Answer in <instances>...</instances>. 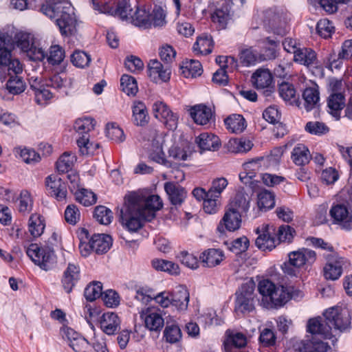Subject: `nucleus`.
Listing matches in <instances>:
<instances>
[{
    "mask_svg": "<svg viewBox=\"0 0 352 352\" xmlns=\"http://www.w3.org/2000/svg\"><path fill=\"white\" fill-rule=\"evenodd\" d=\"M289 262L294 267H300L306 263H313L316 254L313 250L302 248L289 254Z\"/></svg>",
    "mask_w": 352,
    "mask_h": 352,
    "instance_id": "23",
    "label": "nucleus"
},
{
    "mask_svg": "<svg viewBox=\"0 0 352 352\" xmlns=\"http://www.w3.org/2000/svg\"><path fill=\"white\" fill-rule=\"evenodd\" d=\"M255 284L253 281H248L241 285L236 292L234 310L238 313L246 314L255 309L254 294Z\"/></svg>",
    "mask_w": 352,
    "mask_h": 352,
    "instance_id": "6",
    "label": "nucleus"
},
{
    "mask_svg": "<svg viewBox=\"0 0 352 352\" xmlns=\"http://www.w3.org/2000/svg\"><path fill=\"white\" fill-rule=\"evenodd\" d=\"M250 199L248 195L239 192L236 194L234 197L228 204L227 208L238 212V214L243 216L246 214L250 209Z\"/></svg>",
    "mask_w": 352,
    "mask_h": 352,
    "instance_id": "30",
    "label": "nucleus"
},
{
    "mask_svg": "<svg viewBox=\"0 0 352 352\" xmlns=\"http://www.w3.org/2000/svg\"><path fill=\"white\" fill-rule=\"evenodd\" d=\"M26 254L41 269L47 271L51 268L54 252L50 249L41 248L37 244L32 243L27 248Z\"/></svg>",
    "mask_w": 352,
    "mask_h": 352,
    "instance_id": "10",
    "label": "nucleus"
},
{
    "mask_svg": "<svg viewBox=\"0 0 352 352\" xmlns=\"http://www.w3.org/2000/svg\"><path fill=\"white\" fill-rule=\"evenodd\" d=\"M257 205L260 210L265 211L272 209L275 206V195L267 190H263L257 195Z\"/></svg>",
    "mask_w": 352,
    "mask_h": 352,
    "instance_id": "44",
    "label": "nucleus"
},
{
    "mask_svg": "<svg viewBox=\"0 0 352 352\" xmlns=\"http://www.w3.org/2000/svg\"><path fill=\"white\" fill-rule=\"evenodd\" d=\"M65 58V50L59 45H52L50 48L47 61L53 65L60 64Z\"/></svg>",
    "mask_w": 352,
    "mask_h": 352,
    "instance_id": "62",
    "label": "nucleus"
},
{
    "mask_svg": "<svg viewBox=\"0 0 352 352\" xmlns=\"http://www.w3.org/2000/svg\"><path fill=\"white\" fill-rule=\"evenodd\" d=\"M148 74L153 82H157L159 80L168 81L170 72L168 69L164 68L160 61L155 59L151 60L148 64Z\"/></svg>",
    "mask_w": 352,
    "mask_h": 352,
    "instance_id": "24",
    "label": "nucleus"
},
{
    "mask_svg": "<svg viewBox=\"0 0 352 352\" xmlns=\"http://www.w3.org/2000/svg\"><path fill=\"white\" fill-rule=\"evenodd\" d=\"M132 122L136 126H143L147 124L149 116L146 104L139 100H135L131 106Z\"/></svg>",
    "mask_w": 352,
    "mask_h": 352,
    "instance_id": "26",
    "label": "nucleus"
},
{
    "mask_svg": "<svg viewBox=\"0 0 352 352\" xmlns=\"http://www.w3.org/2000/svg\"><path fill=\"white\" fill-rule=\"evenodd\" d=\"M226 339L224 341V346L226 350L232 347L242 348L247 344V338L244 334L239 332H234L230 330L226 331Z\"/></svg>",
    "mask_w": 352,
    "mask_h": 352,
    "instance_id": "38",
    "label": "nucleus"
},
{
    "mask_svg": "<svg viewBox=\"0 0 352 352\" xmlns=\"http://www.w3.org/2000/svg\"><path fill=\"white\" fill-rule=\"evenodd\" d=\"M344 106V97L342 94H333L330 95L327 101L329 112L336 120L340 118V111Z\"/></svg>",
    "mask_w": 352,
    "mask_h": 352,
    "instance_id": "40",
    "label": "nucleus"
},
{
    "mask_svg": "<svg viewBox=\"0 0 352 352\" xmlns=\"http://www.w3.org/2000/svg\"><path fill=\"white\" fill-rule=\"evenodd\" d=\"M89 245L97 254H103L110 249L111 237L107 234H94L89 240Z\"/></svg>",
    "mask_w": 352,
    "mask_h": 352,
    "instance_id": "33",
    "label": "nucleus"
},
{
    "mask_svg": "<svg viewBox=\"0 0 352 352\" xmlns=\"http://www.w3.org/2000/svg\"><path fill=\"white\" fill-rule=\"evenodd\" d=\"M292 159L298 166H304L308 164L310 160L309 149L304 144H298L292 151Z\"/></svg>",
    "mask_w": 352,
    "mask_h": 352,
    "instance_id": "42",
    "label": "nucleus"
},
{
    "mask_svg": "<svg viewBox=\"0 0 352 352\" xmlns=\"http://www.w3.org/2000/svg\"><path fill=\"white\" fill-rule=\"evenodd\" d=\"M120 217L122 223L129 232H137L143 226L146 217L138 210L133 204L125 200V205L121 210Z\"/></svg>",
    "mask_w": 352,
    "mask_h": 352,
    "instance_id": "9",
    "label": "nucleus"
},
{
    "mask_svg": "<svg viewBox=\"0 0 352 352\" xmlns=\"http://www.w3.org/2000/svg\"><path fill=\"white\" fill-rule=\"evenodd\" d=\"M324 317V321L321 318L309 319L307 325V331L324 339H331L333 336L332 328L335 331L344 332L351 327V314L346 307H331L325 311Z\"/></svg>",
    "mask_w": 352,
    "mask_h": 352,
    "instance_id": "1",
    "label": "nucleus"
},
{
    "mask_svg": "<svg viewBox=\"0 0 352 352\" xmlns=\"http://www.w3.org/2000/svg\"><path fill=\"white\" fill-rule=\"evenodd\" d=\"M154 138L152 141L151 148L149 151L148 157L151 160L161 164L166 168L172 167V162L166 158L163 151L162 140L157 135L155 131H152Z\"/></svg>",
    "mask_w": 352,
    "mask_h": 352,
    "instance_id": "18",
    "label": "nucleus"
},
{
    "mask_svg": "<svg viewBox=\"0 0 352 352\" xmlns=\"http://www.w3.org/2000/svg\"><path fill=\"white\" fill-rule=\"evenodd\" d=\"M182 73L185 77H196L202 73V66L199 61L195 60H187L182 66Z\"/></svg>",
    "mask_w": 352,
    "mask_h": 352,
    "instance_id": "49",
    "label": "nucleus"
},
{
    "mask_svg": "<svg viewBox=\"0 0 352 352\" xmlns=\"http://www.w3.org/2000/svg\"><path fill=\"white\" fill-rule=\"evenodd\" d=\"M46 188L48 193L57 201L66 199L67 191L65 182L57 175H50L46 178Z\"/></svg>",
    "mask_w": 352,
    "mask_h": 352,
    "instance_id": "16",
    "label": "nucleus"
},
{
    "mask_svg": "<svg viewBox=\"0 0 352 352\" xmlns=\"http://www.w3.org/2000/svg\"><path fill=\"white\" fill-rule=\"evenodd\" d=\"M10 78L6 82V89L8 92L16 95L24 91L25 83L23 78L17 75H12L9 73Z\"/></svg>",
    "mask_w": 352,
    "mask_h": 352,
    "instance_id": "47",
    "label": "nucleus"
},
{
    "mask_svg": "<svg viewBox=\"0 0 352 352\" xmlns=\"http://www.w3.org/2000/svg\"><path fill=\"white\" fill-rule=\"evenodd\" d=\"M278 93L279 96L285 102L300 107V102L298 97L296 96V89L292 84L285 82H282L279 85Z\"/></svg>",
    "mask_w": 352,
    "mask_h": 352,
    "instance_id": "36",
    "label": "nucleus"
},
{
    "mask_svg": "<svg viewBox=\"0 0 352 352\" xmlns=\"http://www.w3.org/2000/svg\"><path fill=\"white\" fill-rule=\"evenodd\" d=\"M10 43L13 46L16 44L31 60H41L44 58L43 51L36 47L34 36L30 33L19 32L15 34L14 41L10 40Z\"/></svg>",
    "mask_w": 352,
    "mask_h": 352,
    "instance_id": "8",
    "label": "nucleus"
},
{
    "mask_svg": "<svg viewBox=\"0 0 352 352\" xmlns=\"http://www.w3.org/2000/svg\"><path fill=\"white\" fill-rule=\"evenodd\" d=\"M71 61L75 66L83 68L89 65L91 58L86 52L76 50L72 54Z\"/></svg>",
    "mask_w": 352,
    "mask_h": 352,
    "instance_id": "64",
    "label": "nucleus"
},
{
    "mask_svg": "<svg viewBox=\"0 0 352 352\" xmlns=\"http://www.w3.org/2000/svg\"><path fill=\"white\" fill-rule=\"evenodd\" d=\"M65 219L70 225H76L80 219V212L74 204H69L65 210Z\"/></svg>",
    "mask_w": 352,
    "mask_h": 352,
    "instance_id": "63",
    "label": "nucleus"
},
{
    "mask_svg": "<svg viewBox=\"0 0 352 352\" xmlns=\"http://www.w3.org/2000/svg\"><path fill=\"white\" fill-rule=\"evenodd\" d=\"M294 60L309 67L317 64V56L311 48L300 47L294 55Z\"/></svg>",
    "mask_w": 352,
    "mask_h": 352,
    "instance_id": "32",
    "label": "nucleus"
},
{
    "mask_svg": "<svg viewBox=\"0 0 352 352\" xmlns=\"http://www.w3.org/2000/svg\"><path fill=\"white\" fill-rule=\"evenodd\" d=\"M327 263L323 268V274L327 280H336L343 272L346 266V261L336 253H331L326 256Z\"/></svg>",
    "mask_w": 352,
    "mask_h": 352,
    "instance_id": "11",
    "label": "nucleus"
},
{
    "mask_svg": "<svg viewBox=\"0 0 352 352\" xmlns=\"http://www.w3.org/2000/svg\"><path fill=\"white\" fill-rule=\"evenodd\" d=\"M80 278V270L79 266L73 263H69L63 272L60 280L63 290L67 294L71 293Z\"/></svg>",
    "mask_w": 352,
    "mask_h": 352,
    "instance_id": "17",
    "label": "nucleus"
},
{
    "mask_svg": "<svg viewBox=\"0 0 352 352\" xmlns=\"http://www.w3.org/2000/svg\"><path fill=\"white\" fill-rule=\"evenodd\" d=\"M150 12H146V10L138 8L134 14H132L131 21L132 23L140 28L144 29L151 28L150 23Z\"/></svg>",
    "mask_w": 352,
    "mask_h": 352,
    "instance_id": "50",
    "label": "nucleus"
},
{
    "mask_svg": "<svg viewBox=\"0 0 352 352\" xmlns=\"http://www.w3.org/2000/svg\"><path fill=\"white\" fill-rule=\"evenodd\" d=\"M144 320L146 329L151 331H160L164 325V320L161 311L155 307H148L141 316Z\"/></svg>",
    "mask_w": 352,
    "mask_h": 352,
    "instance_id": "15",
    "label": "nucleus"
},
{
    "mask_svg": "<svg viewBox=\"0 0 352 352\" xmlns=\"http://www.w3.org/2000/svg\"><path fill=\"white\" fill-rule=\"evenodd\" d=\"M226 128L233 133H240L246 127L244 118L239 114H232L224 120Z\"/></svg>",
    "mask_w": 352,
    "mask_h": 352,
    "instance_id": "41",
    "label": "nucleus"
},
{
    "mask_svg": "<svg viewBox=\"0 0 352 352\" xmlns=\"http://www.w3.org/2000/svg\"><path fill=\"white\" fill-rule=\"evenodd\" d=\"M18 202V210L23 215L28 214L32 210L33 201L28 191H21Z\"/></svg>",
    "mask_w": 352,
    "mask_h": 352,
    "instance_id": "57",
    "label": "nucleus"
},
{
    "mask_svg": "<svg viewBox=\"0 0 352 352\" xmlns=\"http://www.w3.org/2000/svg\"><path fill=\"white\" fill-rule=\"evenodd\" d=\"M333 224L341 229L349 231L352 230V211L343 204L333 206L329 211Z\"/></svg>",
    "mask_w": 352,
    "mask_h": 352,
    "instance_id": "13",
    "label": "nucleus"
},
{
    "mask_svg": "<svg viewBox=\"0 0 352 352\" xmlns=\"http://www.w3.org/2000/svg\"><path fill=\"white\" fill-rule=\"evenodd\" d=\"M96 121L90 117L77 119L74 124V129L79 138L76 140L80 153L83 155L93 153L98 147V144L94 145L89 141V132L94 128Z\"/></svg>",
    "mask_w": 352,
    "mask_h": 352,
    "instance_id": "5",
    "label": "nucleus"
},
{
    "mask_svg": "<svg viewBox=\"0 0 352 352\" xmlns=\"http://www.w3.org/2000/svg\"><path fill=\"white\" fill-rule=\"evenodd\" d=\"M76 160L75 155L72 153L65 152L56 162V168L58 172L64 173L72 170Z\"/></svg>",
    "mask_w": 352,
    "mask_h": 352,
    "instance_id": "48",
    "label": "nucleus"
},
{
    "mask_svg": "<svg viewBox=\"0 0 352 352\" xmlns=\"http://www.w3.org/2000/svg\"><path fill=\"white\" fill-rule=\"evenodd\" d=\"M255 244L257 248L263 251L272 250L275 248V239L268 232H263L256 239Z\"/></svg>",
    "mask_w": 352,
    "mask_h": 352,
    "instance_id": "59",
    "label": "nucleus"
},
{
    "mask_svg": "<svg viewBox=\"0 0 352 352\" xmlns=\"http://www.w3.org/2000/svg\"><path fill=\"white\" fill-rule=\"evenodd\" d=\"M223 258L224 254L221 250L212 248L204 252L199 258L204 267H213L220 264Z\"/></svg>",
    "mask_w": 352,
    "mask_h": 352,
    "instance_id": "35",
    "label": "nucleus"
},
{
    "mask_svg": "<svg viewBox=\"0 0 352 352\" xmlns=\"http://www.w3.org/2000/svg\"><path fill=\"white\" fill-rule=\"evenodd\" d=\"M258 291L263 300L269 302L274 307H280L289 299L301 296L302 292L293 286L275 285L269 279H263L258 284Z\"/></svg>",
    "mask_w": 352,
    "mask_h": 352,
    "instance_id": "3",
    "label": "nucleus"
},
{
    "mask_svg": "<svg viewBox=\"0 0 352 352\" xmlns=\"http://www.w3.org/2000/svg\"><path fill=\"white\" fill-rule=\"evenodd\" d=\"M252 81L256 89L266 88V96H270L272 93L273 87L271 85L273 78L270 70L265 69H257L252 76Z\"/></svg>",
    "mask_w": 352,
    "mask_h": 352,
    "instance_id": "22",
    "label": "nucleus"
},
{
    "mask_svg": "<svg viewBox=\"0 0 352 352\" xmlns=\"http://www.w3.org/2000/svg\"><path fill=\"white\" fill-rule=\"evenodd\" d=\"M265 159L263 157L252 159L243 164V171L239 174V179L244 184L249 186L252 190L256 187L257 181L254 179L256 174L264 164Z\"/></svg>",
    "mask_w": 352,
    "mask_h": 352,
    "instance_id": "12",
    "label": "nucleus"
},
{
    "mask_svg": "<svg viewBox=\"0 0 352 352\" xmlns=\"http://www.w3.org/2000/svg\"><path fill=\"white\" fill-rule=\"evenodd\" d=\"M196 143L201 151H217L221 146L218 136L213 133H202L196 138Z\"/></svg>",
    "mask_w": 352,
    "mask_h": 352,
    "instance_id": "28",
    "label": "nucleus"
},
{
    "mask_svg": "<svg viewBox=\"0 0 352 352\" xmlns=\"http://www.w3.org/2000/svg\"><path fill=\"white\" fill-rule=\"evenodd\" d=\"M253 144L249 140L245 138L232 139L228 142V150L232 153H246L251 150Z\"/></svg>",
    "mask_w": 352,
    "mask_h": 352,
    "instance_id": "46",
    "label": "nucleus"
},
{
    "mask_svg": "<svg viewBox=\"0 0 352 352\" xmlns=\"http://www.w3.org/2000/svg\"><path fill=\"white\" fill-rule=\"evenodd\" d=\"M151 265L157 271L166 272L171 275L179 274V265L170 261L155 258L151 261Z\"/></svg>",
    "mask_w": 352,
    "mask_h": 352,
    "instance_id": "43",
    "label": "nucleus"
},
{
    "mask_svg": "<svg viewBox=\"0 0 352 352\" xmlns=\"http://www.w3.org/2000/svg\"><path fill=\"white\" fill-rule=\"evenodd\" d=\"M213 41L210 35L203 34L198 36L192 49L197 55H207L212 52Z\"/></svg>",
    "mask_w": 352,
    "mask_h": 352,
    "instance_id": "37",
    "label": "nucleus"
},
{
    "mask_svg": "<svg viewBox=\"0 0 352 352\" xmlns=\"http://www.w3.org/2000/svg\"><path fill=\"white\" fill-rule=\"evenodd\" d=\"M10 40L11 37L7 33L0 35V78L3 77L1 70H3V67L12 58L11 49L13 43H10Z\"/></svg>",
    "mask_w": 352,
    "mask_h": 352,
    "instance_id": "29",
    "label": "nucleus"
},
{
    "mask_svg": "<svg viewBox=\"0 0 352 352\" xmlns=\"http://www.w3.org/2000/svg\"><path fill=\"white\" fill-rule=\"evenodd\" d=\"M153 111L154 116L162 122L169 130L177 128L178 116L173 113L164 102H155L153 106Z\"/></svg>",
    "mask_w": 352,
    "mask_h": 352,
    "instance_id": "14",
    "label": "nucleus"
},
{
    "mask_svg": "<svg viewBox=\"0 0 352 352\" xmlns=\"http://www.w3.org/2000/svg\"><path fill=\"white\" fill-rule=\"evenodd\" d=\"M92 7L100 13L107 14L120 19L121 20L131 19L132 8L126 0H120L116 8L113 3H107L102 0H91Z\"/></svg>",
    "mask_w": 352,
    "mask_h": 352,
    "instance_id": "7",
    "label": "nucleus"
},
{
    "mask_svg": "<svg viewBox=\"0 0 352 352\" xmlns=\"http://www.w3.org/2000/svg\"><path fill=\"white\" fill-rule=\"evenodd\" d=\"M45 228V225L41 219L38 214H32L29 219L28 230L33 237L41 235Z\"/></svg>",
    "mask_w": 352,
    "mask_h": 352,
    "instance_id": "53",
    "label": "nucleus"
},
{
    "mask_svg": "<svg viewBox=\"0 0 352 352\" xmlns=\"http://www.w3.org/2000/svg\"><path fill=\"white\" fill-rule=\"evenodd\" d=\"M94 217L100 224L108 225L113 219V212L104 206H98L94 210Z\"/></svg>",
    "mask_w": 352,
    "mask_h": 352,
    "instance_id": "54",
    "label": "nucleus"
},
{
    "mask_svg": "<svg viewBox=\"0 0 352 352\" xmlns=\"http://www.w3.org/2000/svg\"><path fill=\"white\" fill-rule=\"evenodd\" d=\"M102 285L100 282L95 281L88 285L84 291V296L88 301H94L100 296L102 297Z\"/></svg>",
    "mask_w": 352,
    "mask_h": 352,
    "instance_id": "56",
    "label": "nucleus"
},
{
    "mask_svg": "<svg viewBox=\"0 0 352 352\" xmlns=\"http://www.w3.org/2000/svg\"><path fill=\"white\" fill-rule=\"evenodd\" d=\"M125 200L133 204L135 208L146 217V220L148 221H151L155 217V212L163 206L160 196L156 195H146L140 192L130 193L125 197Z\"/></svg>",
    "mask_w": 352,
    "mask_h": 352,
    "instance_id": "4",
    "label": "nucleus"
},
{
    "mask_svg": "<svg viewBox=\"0 0 352 352\" xmlns=\"http://www.w3.org/2000/svg\"><path fill=\"white\" fill-rule=\"evenodd\" d=\"M100 328L107 335H113L120 329V320L113 312L103 314L100 321Z\"/></svg>",
    "mask_w": 352,
    "mask_h": 352,
    "instance_id": "27",
    "label": "nucleus"
},
{
    "mask_svg": "<svg viewBox=\"0 0 352 352\" xmlns=\"http://www.w3.org/2000/svg\"><path fill=\"white\" fill-rule=\"evenodd\" d=\"M263 27L278 35H283L286 30L281 26L280 16L274 10L268 9L263 12Z\"/></svg>",
    "mask_w": 352,
    "mask_h": 352,
    "instance_id": "20",
    "label": "nucleus"
},
{
    "mask_svg": "<svg viewBox=\"0 0 352 352\" xmlns=\"http://www.w3.org/2000/svg\"><path fill=\"white\" fill-rule=\"evenodd\" d=\"M164 190L173 205H181L186 197V190L175 182H166Z\"/></svg>",
    "mask_w": 352,
    "mask_h": 352,
    "instance_id": "25",
    "label": "nucleus"
},
{
    "mask_svg": "<svg viewBox=\"0 0 352 352\" xmlns=\"http://www.w3.org/2000/svg\"><path fill=\"white\" fill-rule=\"evenodd\" d=\"M303 352H327L329 345L321 340L301 341L299 344Z\"/></svg>",
    "mask_w": 352,
    "mask_h": 352,
    "instance_id": "45",
    "label": "nucleus"
},
{
    "mask_svg": "<svg viewBox=\"0 0 352 352\" xmlns=\"http://www.w3.org/2000/svg\"><path fill=\"white\" fill-rule=\"evenodd\" d=\"M190 114L195 122L200 125L209 124L214 119L212 109L203 104L192 107L190 110Z\"/></svg>",
    "mask_w": 352,
    "mask_h": 352,
    "instance_id": "21",
    "label": "nucleus"
},
{
    "mask_svg": "<svg viewBox=\"0 0 352 352\" xmlns=\"http://www.w3.org/2000/svg\"><path fill=\"white\" fill-rule=\"evenodd\" d=\"M41 12L50 19L56 20L63 35L72 34L76 28L74 8L72 4L64 0H45Z\"/></svg>",
    "mask_w": 352,
    "mask_h": 352,
    "instance_id": "2",
    "label": "nucleus"
},
{
    "mask_svg": "<svg viewBox=\"0 0 352 352\" xmlns=\"http://www.w3.org/2000/svg\"><path fill=\"white\" fill-rule=\"evenodd\" d=\"M166 13L160 6H155L152 12L150 13L151 28H160L166 24Z\"/></svg>",
    "mask_w": 352,
    "mask_h": 352,
    "instance_id": "52",
    "label": "nucleus"
},
{
    "mask_svg": "<svg viewBox=\"0 0 352 352\" xmlns=\"http://www.w3.org/2000/svg\"><path fill=\"white\" fill-rule=\"evenodd\" d=\"M76 200L85 206H89L96 202V195L91 191L82 188L76 192Z\"/></svg>",
    "mask_w": 352,
    "mask_h": 352,
    "instance_id": "60",
    "label": "nucleus"
},
{
    "mask_svg": "<svg viewBox=\"0 0 352 352\" xmlns=\"http://www.w3.org/2000/svg\"><path fill=\"white\" fill-rule=\"evenodd\" d=\"M242 216L238 212L226 208L225 214L220 221L217 230L220 233H224L225 230L235 231L241 227Z\"/></svg>",
    "mask_w": 352,
    "mask_h": 352,
    "instance_id": "19",
    "label": "nucleus"
},
{
    "mask_svg": "<svg viewBox=\"0 0 352 352\" xmlns=\"http://www.w3.org/2000/svg\"><path fill=\"white\" fill-rule=\"evenodd\" d=\"M120 87L122 91L128 96H135L138 91L135 78L127 74L122 76L120 78Z\"/></svg>",
    "mask_w": 352,
    "mask_h": 352,
    "instance_id": "51",
    "label": "nucleus"
},
{
    "mask_svg": "<svg viewBox=\"0 0 352 352\" xmlns=\"http://www.w3.org/2000/svg\"><path fill=\"white\" fill-rule=\"evenodd\" d=\"M303 106L307 111H310L318 105L320 93L317 87H307L302 92Z\"/></svg>",
    "mask_w": 352,
    "mask_h": 352,
    "instance_id": "39",
    "label": "nucleus"
},
{
    "mask_svg": "<svg viewBox=\"0 0 352 352\" xmlns=\"http://www.w3.org/2000/svg\"><path fill=\"white\" fill-rule=\"evenodd\" d=\"M190 299V294L186 287H180L177 291L172 293V306L179 311H186Z\"/></svg>",
    "mask_w": 352,
    "mask_h": 352,
    "instance_id": "34",
    "label": "nucleus"
},
{
    "mask_svg": "<svg viewBox=\"0 0 352 352\" xmlns=\"http://www.w3.org/2000/svg\"><path fill=\"white\" fill-rule=\"evenodd\" d=\"M334 26L327 19H320L316 25V32L322 37L327 38L334 32Z\"/></svg>",
    "mask_w": 352,
    "mask_h": 352,
    "instance_id": "61",
    "label": "nucleus"
},
{
    "mask_svg": "<svg viewBox=\"0 0 352 352\" xmlns=\"http://www.w3.org/2000/svg\"><path fill=\"white\" fill-rule=\"evenodd\" d=\"M182 331L177 324H167L164 331V336L167 342L174 344L182 338Z\"/></svg>",
    "mask_w": 352,
    "mask_h": 352,
    "instance_id": "58",
    "label": "nucleus"
},
{
    "mask_svg": "<svg viewBox=\"0 0 352 352\" xmlns=\"http://www.w3.org/2000/svg\"><path fill=\"white\" fill-rule=\"evenodd\" d=\"M107 138L116 142H122L125 140L123 130L116 123H108L106 127Z\"/></svg>",
    "mask_w": 352,
    "mask_h": 352,
    "instance_id": "55",
    "label": "nucleus"
},
{
    "mask_svg": "<svg viewBox=\"0 0 352 352\" xmlns=\"http://www.w3.org/2000/svg\"><path fill=\"white\" fill-rule=\"evenodd\" d=\"M72 80L64 73L56 74L51 76L47 81V86L51 87L63 96L67 95V89L72 86Z\"/></svg>",
    "mask_w": 352,
    "mask_h": 352,
    "instance_id": "31",
    "label": "nucleus"
}]
</instances>
